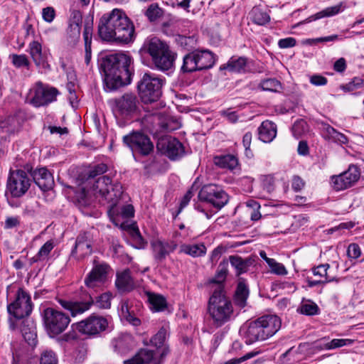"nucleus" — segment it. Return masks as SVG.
Returning <instances> with one entry per match:
<instances>
[{
  "label": "nucleus",
  "mask_w": 364,
  "mask_h": 364,
  "mask_svg": "<svg viewBox=\"0 0 364 364\" xmlns=\"http://www.w3.org/2000/svg\"><path fill=\"white\" fill-rule=\"evenodd\" d=\"M98 34L102 40L129 43L135 38L134 26L120 9H114L102 15L98 23Z\"/></svg>",
  "instance_id": "1"
},
{
  "label": "nucleus",
  "mask_w": 364,
  "mask_h": 364,
  "mask_svg": "<svg viewBox=\"0 0 364 364\" xmlns=\"http://www.w3.org/2000/svg\"><path fill=\"white\" fill-rule=\"evenodd\" d=\"M131 62L132 58L122 53L110 54L102 59L100 67L104 73L105 85L109 90L130 83Z\"/></svg>",
  "instance_id": "2"
},
{
  "label": "nucleus",
  "mask_w": 364,
  "mask_h": 364,
  "mask_svg": "<svg viewBox=\"0 0 364 364\" xmlns=\"http://www.w3.org/2000/svg\"><path fill=\"white\" fill-rule=\"evenodd\" d=\"M221 289L219 287L211 293L207 306L211 323L215 328L223 326L234 317L232 301L225 293H222Z\"/></svg>",
  "instance_id": "3"
},
{
  "label": "nucleus",
  "mask_w": 364,
  "mask_h": 364,
  "mask_svg": "<svg viewBox=\"0 0 364 364\" xmlns=\"http://www.w3.org/2000/svg\"><path fill=\"white\" fill-rule=\"evenodd\" d=\"M88 191L103 204L110 203L114 206L121 198L123 191L119 183H112L107 176H102L93 181L86 182Z\"/></svg>",
  "instance_id": "4"
},
{
  "label": "nucleus",
  "mask_w": 364,
  "mask_h": 364,
  "mask_svg": "<svg viewBox=\"0 0 364 364\" xmlns=\"http://www.w3.org/2000/svg\"><path fill=\"white\" fill-rule=\"evenodd\" d=\"M144 49L149 54L157 69L165 71L173 67L175 55L165 42L152 38L144 43Z\"/></svg>",
  "instance_id": "5"
},
{
  "label": "nucleus",
  "mask_w": 364,
  "mask_h": 364,
  "mask_svg": "<svg viewBox=\"0 0 364 364\" xmlns=\"http://www.w3.org/2000/svg\"><path fill=\"white\" fill-rule=\"evenodd\" d=\"M112 294L105 292L96 297L95 300L89 293L83 294L80 300L72 301L59 299L58 302L63 308L69 311L72 316L82 314L88 311L95 304L100 309H109L111 306Z\"/></svg>",
  "instance_id": "6"
},
{
  "label": "nucleus",
  "mask_w": 364,
  "mask_h": 364,
  "mask_svg": "<svg viewBox=\"0 0 364 364\" xmlns=\"http://www.w3.org/2000/svg\"><path fill=\"white\" fill-rule=\"evenodd\" d=\"M33 303L31 296L22 288H19L16 294L15 299L7 306L9 327L11 331L18 328L16 320L28 317L32 312Z\"/></svg>",
  "instance_id": "7"
},
{
  "label": "nucleus",
  "mask_w": 364,
  "mask_h": 364,
  "mask_svg": "<svg viewBox=\"0 0 364 364\" xmlns=\"http://www.w3.org/2000/svg\"><path fill=\"white\" fill-rule=\"evenodd\" d=\"M164 80L155 74L145 73L137 84L139 97L145 104L156 102L161 96Z\"/></svg>",
  "instance_id": "8"
},
{
  "label": "nucleus",
  "mask_w": 364,
  "mask_h": 364,
  "mask_svg": "<svg viewBox=\"0 0 364 364\" xmlns=\"http://www.w3.org/2000/svg\"><path fill=\"white\" fill-rule=\"evenodd\" d=\"M43 317L46 330L52 338L62 333L70 322L68 315L53 308L44 309Z\"/></svg>",
  "instance_id": "9"
},
{
  "label": "nucleus",
  "mask_w": 364,
  "mask_h": 364,
  "mask_svg": "<svg viewBox=\"0 0 364 364\" xmlns=\"http://www.w3.org/2000/svg\"><path fill=\"white\" fill-rule=\"evenodd\" d=\"M58 94L56 88L38 81L30 89L28 99L33 106L40 107L55 101Z\"/></svg>",
  "instance_id": "10"
},
{
  "label": "nucleus",
  "mask_w": 364,
  "mask_h": 364,
  "mask_svg": "<svg viewBox=\"0 0 364 364\" xmlns=\"http://www.w3.org/2000/svg\"><path fill=\"white\" fill-rule=\"evenodd\" d=\"M74 326L78 332L83 335L95 336L107 329L108 321L103 316L92 314L85 319L73 323L72 327Z\"/></svg>",
  "instance_id": "11"
},
{
  "label": "nucleus",
  "mask_w": 364,
  "mask_h": 364,
  "mask_svg": "<svg viewBox=\"0 0 364 364\" xmlns=\"http://www.w3.org/2000/svg\"><path fill=\"white\" fill-rule=\"evenodd\" d=\"M31 181L28 174L23 170H16L10 173L7 181V191L13 197L19 198L23 196L29 187Z\"/></svg>",
  "instance_id": "12"
},
{
  "label": "nucleus",
  "mask_w": 364,
  "mask_h": 364,
  "mask_svg": "<svg viewBox=\"0 0 364 364\" xmlns=\"http://www.w3.org/2000/svg\"><path fill=\"white\" fill-rule=\"evenodd\" d=\"M198 198L201 201L209 203L218 209L222 208L228 202V194L215 184L203 186L198 193Z\"/></svg>",
  "instance_id": "13"
},
{
  "label": "nucleus",
  "mask_w": 364,
  "mask_h": 364,
  "mask_svg": "<svg viewBox=\"0 0 364 364\" xmlns=\"http://www.w3.org/2000/svg\"><path fill=\"white\" fill-rule=\"evenodd\" d=\"M123 142L131 150L137 151L141 155H149L154 149V145L150 139L139 132H133L123 136Z\"/></svg>",
  "instance_id": "14"
},
{
  "label": "nucleus",
  "mask_w": 364,
  "mask_h": 364,
  "mask_svg": "<svg viewBox=\"0 0 364 364\" xmlns=\"http://www.w3.org/2000/svg\"><path fill=\"white\" fill-rule=\"evenodd\" d=\"M360 176L358 167L351 164L346 171L331 177L333 187L336 191L347 189L353 186L358 181Z\"/></svg>",
  "instance_id": "15"
},
{
  "label": "nucleus",
  "mask_w": 364,
  "mask_h": 364,
  "mask_svg": "<svg viewBox=\"0 0 364 364\" xmlns=\"http://www.w3.org/2000/svg\"><path fill=\"white\" fill-rule=\"evenodd\" d=\"M139 100L136 95L125 93L112 101L115 114L127 117L134 113L138 108Z\"/></svg>",
  "instance_id": "16"
},
{
  "label": "nucleus",
  "mask_w": 364,
  "mask_h": 364,
  "mask_svg": "<svg viewBox=\"0 0 364 364\" xmlns=\"http://www.w3.org/2000/svg\"><path fill=\"white\" fill-rule=\"evenodd\" d=\"M156 148L171 160H176L184 154L183 144L177 139L171 136L159 139Z\"/></svg>",
  "instance_id": "17"
},
{
  "label": "nucleus",
  "mask_w": 364,
  "mask_h": 364,
  "mask_svg": "<svg viewBox=\"0 0 364 364\" xmlns=\"http://www.w3.org/2000/svg\"><path fill=\"white\" fill-rule=\"evenodd\" d=\"M92 237L89 232L80 233L76 238L70 256L80 260L92 252Z\"/></svg>",
  "instance_id": "18"
},
{
  "label": "nucleus",
  "mask_w": 364,
  "mask_h": 364,
  "mask_svg": "<svg viewBox=\"0 0 364 364\" xmlns=\"http://www.w3.org/2000/svg\"><path fill=\"white\" fill-rule=\"evenodd\" d=\"M151 247L154 259L157 263H161L165 260L167 255L176 249L177 244L173 240H155L151 242Z\"/></svg>",
  "instance_id": "19"
},
{
  "label": "nucleus",
  "mask_w": 364,
  "mask_h": 364,
  "mask_svg": "<svg viewBox=\"0 0 364 364\" xmlns=\"http://www.w3.org/2000/svg\"><path fill=\"white\" fill-rule=\"evenodd\" d=\"M109 266L105 264H97L85 279V284L88 288H95L102 284L107 278Z\"/></svg>",
  "instance_id": "20"
},
{
  "label": "nucleus",
  "mask_w": 364,
  "mask_h": 364,
  "mask_svg": "<svg viewBox=\"0 0 364 364\" xmlns=\"http://www.w3.org/2000/svg\"><path fill=\"white\" fill-rule=\"evenodd\" d=\"M137 284L131 275V271L126 269L116 274L115 287L119 292L124 294L133 291Z\"/></svg>",
  "instance_id": "21"
},
{
  "label": "nucleus",
  "mask_w": 364,
  "mask_h": 364,
  "mask_svg": "<svg viewBox=\"0 0 364 364\" xmlns=\"http://www.w3.org/2000/svg\"><path fill=\"white\" fill-rule=\"evenodd\" d=\"M29 53L36 65L44 70L50 68L48 63V53L42 48L41 44L36 41H32L29 44Z\"/></svg>",
  "instance_id": "22"
},
{
  "label": "nucleus",
  "mask_w": 364,
  "mask_h": 364,
  "mask_svg": "<svg viewBox=\"0 0 364 364\" xmlns=\"http://www.w3.org/2000/svg\"><path fill=\"white\" fill-rule=\"evenodd\" d=\"M265 331L260 326V323L256 319L250 322L246 329L244 337L247 344H252L257 341H262L268 339L264 333Z\"/></svg>",
  "instance_id": "23"
},
{
  "label": "nucleus",
  "mask_w": 364,
  "mask_h": 364,
  "mask_svg": "<svg viewBox=\"0 0 364 364\" xmlns=\"http://www.w3.org/2000/svg\"><path fill=\"white\" fill-rule=\"evenodd\" d=\"M228 262L223 260L218 265L215 277L208 281V285L212 292L220 287L222 293H225L224 289V282L228 274Z\"/></svg>",
  "instance_id": "24"
},
{
  "label": "nucleus",
  "mask_w": 364,
  "mask_h": 364,
  "mask_svg": "<svg viewBox=\"0 0 364 364\" xmlns=\"http://www.w3.org/2000/svg\"><path fill=\"white\" fill-rule=\"evenodd\" d=\"M257 321L265 331L268 338L273 336L281 328V319L276 315H265L258 318Z\"/></svg>",
  "instance_id": "25"
},
{
  "label": "nucleus",
  "mask_w": 364,
  "mask_h": 364,
  "mask_svg": "<svg viewBox=\"0 0 364 364\" xmlns=\"http://www.w3.org/2000/svg\"><path fill=\"white\" fill-rule=\"evenodd\" d=\"M32 176L33 181L43 191L50 189L54 184L53 177L46 168L34 171Z\"/></svg>",
  "instance_id": "26"
},
{
  "label": "nucleus",
  "mask_w": 364,
  "mask_h": 364,
  "mask_svg": "<svg viewBox=\"0 0 364 364\" xmlns=\"http://www.w3.org/2000/svg\"><path fill=\"white\" fill-rule=\"evenodd\" d=\"M321 125L322 135L326 140L343 144L348 142V139L343 134L338 132L328 124L322 122Z\"/></svg>",
  "instance_id": "27"
},
{
  "label": "nucleus",
  "mask_w": 364,
  "mask_h": 364,
  "mask_svg": "<svg viewBox=\"0 0 364 364\" xmlns=\"http://www.w3.org/2000/svg\"><path fill=\"white\" fill-rule=\"evenodd\" d=\"M82 23V16L79 12L73 15L68 30V38L70 43L75 44L80 38V29Z\"/></svg>",
  "instance_id": "28"
},
{
  "label": "nucleus",
  "mask_w": 364,
  "mask_h": 364,
  "mask_svg": "<svg viewBox=\"0 0 364 364\" xmlns=\"http://www.w3.org/2000/svg\"><path fill=\"white\" fill-rule=\"evenodd\" d=\"M92 21L87 20L84 23V31H83V38L85 41V62L87 65L90 64L91 60V44H92Z\"/></svg>",
  "instance_id": "29"
},
{
  "label": "nucleus",
  "mask_w": 364,
  "mask_h": 364,
  "mask_svg": "<svg viewBox=\"0 0 364 364\" xmlns=\"http://www.w3.org/2000/svg\"><path fill=\"white\" fill-rule=\"evenodd\" d=\"M259 139L263 142L272 141L277 135L276 125L269 121H264L258 128Z\"/></svg>",
  "instance_id": "30"
},
{
  "label": "nucleus",
  "mask_w": 364,
  "mask_h": 364,
  "mask_svg": "<svg viewBox=\"0 0 364 364\" xmlns=\"http://www.w3.org/2000/svg\"><path fill=\"white\" fill-rule=\"evenodd\" d=\"M25 341L32 348L37 344V334L36 326L32 321H23L21 328Z\"/></svg>",
  "instance_id": "31"
},
{
  "label": "nucleus",
  "mask_w": 364,
  "mask_h": 364,
  "mask_svg": "<svg viewBox=\"0 0 364 364\" xmlns=\"http://www.w3.org/2000/svg\"><path fill=\"white\" fill-rule=\"evenodd\" d=\"M229 259L231 265L235 269L237 275L247 272L255 262L252 258L243 259L238 255H231Z\"/></svg>",
  "instance_id": "32"
},
{
  "label": "nucleus",
  "mask_w": 364,
  "mask_h": 364,
  "mask_svg": "<svg viewBox=\"0 0 364 364\" xmlns=\"http://www.w3.org/2000/svg\"><path fill=\"white\" fill-rule=\"evenodd\" d=\"M199 70L208 69L215 63L213 54L208 50H195Z\"/></svg>",
  "instance_id": "33"
},
{
  "label": "nucleus",
  "mask_w": 364,
  "mask_h": 364,
  "mask_svg": "<svg viewBox=\"0 0 364 364\" xmlns=\"http://www.w3.org/2000/svg\"><path fill=\"white\" fill-rule=\"evenodd\" d=\"M247 58L245 57H232L227 63L220 67V70H228L233 73H240L245 70Z\"/></svg>",
  "instance_id": "34"
},
{
  "label": "nucleus",
  "mask_w": 364,
  "mask_h": 364,
  "mask_svg": "<svg viewBox=\"0 0 364 364\" xmlns=\"http://www.w3.org/2000/svg\"><path fill=\"white\" fill-rule=\"evenodd\" d=\"M213 162L215 166L221 168H228L230 170L235 168L238 164L237 159L233 155L230 154L215 156Z\"/></svg>",
  "instance_id": "35"
},
{
  "label": "nucleus",
  "mask_w": 364,
  "mask_h": 364,
  "mask_svg": "<svg viewBox=\"0 0 364 364\" xmlns=\"http://www.w3.org/2000/svg\"><path fill=\"white\" fill-rule=\"evenodd\" d=\"M248 296L249 289L246 284L244 282H239L234 296L235 304L240 308L245 307Z\"/></svg>",
  "instance_id": "36"
},
{
  "label": "nucleus",
  "mask_w": 364,
  "mask_h": 364,
  "mask_svg": "<svg viewBox=\"0 0 364 364\" xmlns=\"http://www.w3.org/2000/svg\"><path fill=\"white\" fill-rule=\"evenodd\" d=\"M198 70H199L198 67L196 53L194 50L184 55L183 58L181 71L183 73H193Z\"/></svg>",
  "instance_id": "37"
},
{
  "label": "nucleus",
  "mask_w": 364,
  "mask_h": 364,
  "mask_svg": "<svg viewBox=\"0 0 364 364\" xmlns=\"http://www.w3.org/2000/svg\"><path fill=\"white\" fill-rule=\"evenodd\" d=\"M206 247L203 244L181 245L180 252L185 253L192 257H200L205 254Z\"/></svg>",
  "instance_id": "38"
},
{
  "label": "nucleus",
  "mask_w": 364,
  "mask_h": 364,
  "mask_svg": "<svg viewBox=\"0 0 364 364\" xmlns=\"http://www.w3.org/2000/svg\"><path fill=\"white\" fill-rule=\"evenodd\" d=\"M250 16L252 21L259 26H264L270 21L269 14L258 6L252 8Z\"/></svg>",
  "instance_id": "39"
},
{
  "label": "nucleus",
  "mask_w": 364,
  "mask_h": 364,
  "mask_svg": "<svg viewBox=\"0 0 364 364\" xmlns=\"http://www.w3.org/2000/svg\"><path fill=\"white\" fill-rule=\"evenodd\" d=\"M353 343V340L348 339V338H341V339H333L331 341L325 343L323 346L316 343V348L318 349H326L331 350L338 348L340 347H343L345 346H350Z\"/></svg>",
  "instance_id": "40"
},
{
  "label": "nucleus",
  "mask_w": 364,
  "mask_h": 364,
  "mask_svg": "<svg viewBox=\"0 0 364 364\" xmlns=\"http://www.w3.org/2000/svg\"><path fill=\"white\" fill-rule=\"evenodd\" d=\"M340 6H334L326 8V9L314 14L306 19V22H311L326 16H331L337 14L340 11Z\"/></svg>",
  "instance_id": "41"
},
{
  "label": "nucleus",
  "mask_w": 364,
  "mask_h": 364,
  "mask_svg": "<svg viewBox=\"0 0 364 364\" xmlns=\"http://www.w3.org/2000/svg\"><path fill=\"white\" fill-rule=\"evenodd\" d=\"M299 311L301 314L306 316H314L318 314L319 308L316 303L310 300H306L302 301L301 304L299 306Z\"/></svg>",
  "instance_id": "42"
},
{
  "label": "nucleus",
  "mask_w": 364,
  "mask_h": 364,
  "mask_svg": "<svg viewBox=\"0 0 364 364\" xmlns=\"http://www.w3.org/2000/svg\"><path fill=\"white\" fill-rule=\"evenodd\" d=\"M149 301L156 311H163L166 306L164 296L154 293H148Z\"/></svg>",
  "instance_id": "43"
},
{
  "label": "nucleus",
  "mask_w": 364,
  "mask_h": 364,
  "mask_svg": "<svg viewBox=\"0 0 364 364\" xmlns=\"http://www.w3.org/2000/svg\"><path fill=\"white\" fill-rule=\"evenodd\" d=\"M31 355L26 353L24 348L16 350L13 352V360L11 364H30L29 360L31 359Z\"/></svg>",
  "instance_id": "44"
},
{
  "label": "nucleus",
  "mask_w": 364,
  "mask_h": 364,
  "mask_svg": "<svg viewBox=\"0 0 364 364\" xmlns=\"http://www.w3.org/2000/svg\"><path fill=\"white\" fill-rule=\"evenodd\" d=\"M259 87L264 91L276 92L282 87L280 82L274 78L262 80Z\"/></svg>",
  "instance_id": "45"
},
{
  "label": "nucleus",
  "mask_w": 364,
  "mask_h": 364,
  "mask_svg": "<svg viewBox=\"0 0 364 364\" xmlns=\"http://www.w3.org/2000/svg\"><path fill=\"white\" fill-rule=\"evenodd\" d=\"M309 131L306 122L302 119H297L292 126V133L295 138L299 139Z\"/></svg>",
  "instance_id": "46"
},
{
  "label": "nucleus",
  "mask_w": 364,
  "mask_h": 364,
  "mask_svg": "<svg viewBox=\"0 0 364 364\" xmlns=\"http://www.w3.org/2000/svg\"><path fill=\"white\" fill-rule=\"evenodd\" d=\"M135 356L139 364H148L153 360L154 351L146 348H141L136 353Z\"/></svg>",
  "instance_id": "47"
},
{
  "label": "nucleus",
  "mask_w": 364,
  "mask_h": 364,
  "mask_svg": "<svg viewBox=\"0 0 364 364\" xmlns=\"http://www.w3.org/2000/svg\"><path fill=\"white\" fill-rule=\"evenodd\" d=\"M145 16L151 22H154L163 16V11L157 4H151L146 9Z\"/></svg>",
  "instance_id": "48"
},
{
  "label": "nucleus",
  "mask_w": 364,
  "mask_h": 364,
  "mask_svg": "<svg viewBox=\"0 0 364 364\" xmlns=\"http://www.w3.org/2000/svg\"><path fill=\"white\" fill-rule=\"evenodd\" d=\"M20 127V123L16 117H9L5 121L1 123V127L6 129L7 132H14L18 130Z\"/></svg>",
  "instance_id": "49"
},
{
  "label": "nucleus",
  "mask_w": 364,
  "mask_h": 364,
  "mask_svg": "<svg viewBox=\"0 0 364 364\" xmlns=\"http://www.w3.org/2000/svg\"><path fill=\"white\" fill-rule=\"evenodd\" d=\"M107 170V166L105 164H100L95 166L88 173L87 182L89 181H93L97 179L98 177L102 176Z\"/></svg>",
  "instance_id": "50"
},
{
  "label": "nucleus",
  "mask_w": 364,
  "mask_h": 364,
  "mask_svg": "<svg viewBox=\"0 0 364 364\" xmlns=\"http://www.w3.org/2000/svg\"><path fill=\"white\" fill-rule=\"evenodd\" d=\"M166 336V330L162 327L159 331L151 338L150 343L152 346L156 348H160L163 346Z\"/></svg>",
  "instance_id": "51"
},
{
  "label": "nucleus",
  "mask_w": 364,
  "mask_h": 364,
  "mask_svg": "<svg viewBox=\"0 0 364 364\" xmlns=\"http://www.w3.org/2000/svg\"><path fill=\"white\" fill-rule=\"evenodd\" d=\"M363 84V80L358 77H355L352 81L350 82L341 85L340 86V88L343 90L344 92H350L353 91L359 87H361Z\"/></svg>",
  "instance_id": "52"
},
{
  "label": "nucleus",
  "mask_w": 364,
  "mask_h": 364,
  "mask_svg": "<svg viewBox=\"0 0 364 364\" xmlns=\"http://www.w3.org/2000/svg\"><path fill=\"white\" fill-rule=\"evenodd\" d=\"M268 262L271 272L274 274L278 275H286L287 274V270L285 267L282 264L277 262L274 259L273 260H269Z\"/></svg>",
  "instance_id": "53"
},
{
  "label": "nucleus",
  "mask_w": 364,
  "mask_h": 364,
  "mask_svg": "<svg viewBox=\"0 0 364 364\" xmlns=\"http://www.w3.org/2000/svg\"><path fill=\"white\" fill-rule=\"evenodd\" d=\"M58 360L55 353L51 350L44 351L40 359V364H57Z\"/></svg>",
  "instance_id": "54"
},
{
  "label": "nucleus",
  "mask_w": 364,
  "mask_h": 364,
  "mask_svg": "<svg viewBox=\"0 0 364 364\" xmlns=\"http://www.w3.org/2000/svg\"><path fill=\"white\" fill-rule=\"evenodd\" d=\"M12 63L17 68L27 67L29 65V61L26 55H16L14 54L11 56Z\"/></svg>",
  "instance_id": "55"
},
{
  "label": "nucleus",
  "mask_w": 364,
  "mask_h": 364,
  "mask_svg": "<svg viewBox=\"0 0 364 364\" xmlns=\"http://www.w3.org/2000/svg\"><path fill=\"white\" fill-rule=\"evenodd\" d=\"M54 247V242L53 240L47 241L39 250L38 254V257H41L43 259H46V257L50 254V251Z\"/></svg>",
  "instance_id": "56"
},
{
  "label": "nucleus",
  "mask_w": 364,
  "mask_h": 364,
  "mask_svg": "<svg viewBox=\"0 0 364 364\" xmlns=\"http://www.w3.org/2000/svg\"><path fill=\"white\" fill-rule=\"evenodd\" d=\"M75 327H72V330L69 331L68 333L62 335L58 338V342H71L73 341L77 340L78 338L77 333H76Z\"/></svg>",
  "instance_id": "57"
},
{
  "label": "nucleus",
  "mask_w": 364,
  "mask_h": 364,
  "mask_svg": "<svg viewBox=\"0 0 364 364\" xmlns=\"http://www.w3.org/2000/svg\"><path fill=\"white\" fill-rule=\"evenodd\" d=\"M329 267L330 265L328 264H321L313 269V273L314 275H318L323 277V279H326V278H329L327 274V270Z\"/></svg>",
  "instance_id": "58"
},
{
  "label": "nucleus",
  "mask_w": 364,
  "mask_h": 364,
  "mask_svg": "<svg viewBox=\"0 0 364 364\" xmlns=\"http://www.w3.org/2000/svg\"><path fill=\"white\" fill-rule=\"evenodd\" d=\"M309 81L312 85L315 86H323L326 85L328 82L326 77L318 74L311 75L310 77Z\"/></svg>",
  "instance_id": "59"
},
{
  "label": "nucleus",
  "mask_w": 364,
  "mask_h": 364,
  "mask_svg": "<svg viewBox=\"0 0 364 364\" xmlns=\"http://www.w3.org/2000/svg\"><path fill=\"white\" fill-rule=\"evenodd\" d=\"M347 253L349 257L357 259L361 255L360 248L358 245L355 243L350 244L348 246Z\"/></svg>",
  "instance_id": "60"
},
{
  "label": "nucleus",
  "mask_w": 364,
  "mask_h": 364,
  "mask_svg": "<svg viewBox=\"0 0 364 364\" xmlns=\"http://www.w3.org/2000/svg\"><path fill=\"white\" fill-rule=\"evenodd\" d=\"M257 354V353L254 352L247 353V354L239 358L230 359L225 362V364H240L241 363L255 357Z\"/></svg>",
  "instance_id": "61"
},
{
  "label": "nucleus",
  "mask_w": 364,
  "mask_h": 364,
  "mask_svg": "<svg viewBox=\"0 0 364 364\" xmlns=\"http://www.w3.org/2000/svg\"><path fill=\"white\" fill-rule=\"evenodd\" d=\"M296 39L291 37L280 39L278 46L281 48H292L296 45Z\"/></svg>",
  "instance_id": "62"
},
{
  "label": "nucleus",
  "mask_w": 364,
  "mask_h": 364,
  "mask_svg": "<svg viewBox=\"0 0 364 364\" xmlns=\"http://www.w3.org/2000/svg\"><path fill=\"white\" fill-rule=\"evenodd\" d=\"M305 186L304 180L298 176H294L292 178L291 187L296 192L300 191Z\"/></svg>",
  "instance_id": "63"
},
{
  "label": "nucleus",
  "mask_w": 364,
  "mask_h": 364,
  "mask_svg": "<svg viewBox=\"0 0 364 364\" xmlns=\"http://www.w3.org/2000/svg\"><path fill=\"white\" fill-rule=\"evenodd\" d=\"M42 14L43 19L50 23L55 18V10L52 7H46L43 9Z\"/></svg>",
  "instance_id": "64"
}]
</instances>
